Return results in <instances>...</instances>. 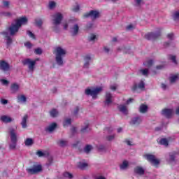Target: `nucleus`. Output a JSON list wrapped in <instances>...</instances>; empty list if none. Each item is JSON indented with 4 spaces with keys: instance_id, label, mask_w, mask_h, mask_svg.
<instances>
[{
    "instance_id": "c756f323",
    "label": "nucleus",
    "mask_w": 179,
    "mask_h": 179,
    "mask_svg": "<svg viewBox=\"0 0 179 179\" xmlns=\"http://www.w3.org/2000/svg\"><path fill=\"white\" fill-rule=\"evenodd\" d=\"M71 10L73 12H79V10H80V5H79V3H76L71 8Z\"/></svg>"
},
{
    "instance_id": "f03ea898",
    "label": "nucleus",
    "mask_w": 179,
    "mask_h": 179,
    "mask_svg": "<svg viewBox=\"0 0 179 179\" xmlns=\"http://www.w3.org/2000/svg\"><path fill=\"white\" fill-rule=\"evenodd\" d=\"M17 127H10L8 130V134L10 135V143L9 145V148L11 150L16 149L17 145V134L16 131Z\"/></svg>"
},
{
    "instance_id": "9d476101",
    "label": "nucleus",
    "mask_w": 179,
    "mask_h": 179,
    "mask_svg": "<svg viewBox=\"0 0 179 179\" xmlns=\"http://www.w3.org/2000/svg\"><path fill=\"white\" fill-rule=\"evenodd\" d=\"M29 174H37L41 171V165H35L32 168H29L27 169Z\"/></svg>"
},
{
    "instance_id": "f257e3e1",
    "label": "nucleus",
    "mask_w": 179,
    "mask_h": 179,
    "mask_svg": "<svg viewBox=\"0 0 179 179\" xmlns=\"http://www.w3.org/2000/svg\"><path fill=\"white\" fill-rule=\"evenodd\" d=\"M24 24H27V17H22L13 22L8 27V31L1 32V34L5 38L7 47H9L12 44V38L10 36H15L19 31V29Z\"/></svg>"
},
{
    "instance_id": "a878e982",
    "label": "nucleus",
    "mask_w": 179,
    "mask_h": 179,
    "mask_svg": "<svg viewBox=\"0 0 179 179\" xmlns=\"http://www.w3.org/2000/svg\"><path fill=\"white\" fill-rule=\"evenodd\" d=\"M78 31H79V25H78V24H76L71 28V33L73 36H76Z\"/></svg>"
},
{
    "instance_id": "5fc2aeb1",
    "label": "nucleus",
    "mask_w": 179,
    "mask_h": 179,
    "mask_svg": "<svg viewBox=\"0 0 179 179\" xmlns=\"http://www.w3.org/2000/svg\"><path fill=\"white\" fill-rule=\"evenodd\" d=\"M43 50L41 48H37L35 50V53H36L38 55H40V54H42Z\"/></svg>"
},
{
    "instance_id": "4be33fe9",
    "label": "nucleus",
    "mask_w": 179,
    "mask_h": 179,
    "mask_svg": "<svg viewBox=\"0 0 179 179\" xmlns=\"http://www.w3.org/2000/svg\"><path fill=\"white\" fill-rule=\"evenodd\" d=\"M78 21L79 20H78L77 18H72L68 22H64L63 27L65 30H66V29H68L69 23H78Z\"/></svg>"
},
{
    "instance_id": "5701e85b",
    "label": "nucleus",
    "mask_w": 179,
    "mask_h": 179,
    "mask_svg": "<svg viewBox=\"0 0 179 179\" xmlns=\"http://www.w3.org/2000/svg\"><path fill=\"white\" fill-rule=\"evenodd\" d=\"M1 120L3 122H5L6 124H8L9 122H12L13 121V119L8 115H3L1 117Z\"/></svg>"
},
{
    "instance_id": "1a4fd4ad",
    "label": "nucleus",
    "mask_w": 179,
    "mask_h": 179,
    "mask_svg": "<svg viewBox=\"0 0 179 179\" xmlns=\"http://www.w3.org/2000/svg\"><path fill=\"white\" fill-rule=\"evenodd\" d=\"M114 102V96L110 92H107L105 95L104 104L105 106H111V103Z\"/></svg>"
},
{
    "instance_id": "8fccbe9b",
    "label": "nucleus",
    "mask_w": 179,
    "mask_h": 179,
    "mask_svg": "<svg viewBox=\"0 0 179 179\" xmlns=\"http://www.w3.org/2000/svg\"><path fill=\"white\" fill-rule=\"evenodd\" d=\"M27 34H28L31 38H36L34 36V34L30 31H27Z\"/></svg>"
},
{
    "instance_id": "412c9836",
    "label": "nucleus",
    "mask_w": 179,
    "mask_h": 179,
    "mask_svg": "<svg viewBox=\"0 0 179 179\" xmlns=\"http://www.w3.org/2000/svg\"><path fill=\"white\" fill-rule=\"evenodd\" d=\"M27 120H29V115H24L22 117L21 122L22 128H23V129H26V128H27Z\"/></svg>"
},
{
    "instance_id": "09e8293b",
    "label": "nucleus",
    "mask_w": 179,
    "mask_h": 179,
    "mask_svg": "<svg viewBox=\"0 0 179 179\" xmlns=\"http://www.w3.org/2000/svg\"><path fill=\"white\" fill-rule=\"evenodd\" d=\"M167 38L169 40H174V34H173V33L168 34Z\"/></svg>"
},
{
    "instance_id": "37998d69",
    "label": "nucleus",
    "mask_w": 179,
    "mask_h": 179,
    "mask_svg": "<svg viewBox=\"0 0 179 179\" xmlns=\"http://www.w3.org/2000/svg\"><path fill=\"white\" fill-rule=\"evenodd\" d=\"M57 6V3L55 1H50L48 4L49 9H54L55 6Z\"/></svg>"
},
{
    "instance_id": "a18cd8bd",
    "label": "nucleus",
    "mask_w": 179,
    "mask_h": 179,
    "mask_svg": "<svg viewBox=\"0 0 179 179\" xmlns=\"http://www.w3.org/2000/svg\"><path fill=\"white\" fill-rule=\"evenodd\" d=\"M1 15L5 17H10V16H12V13H10V12H2Z\"/></svg>"
},
{
    "instance_id": "b1692460",
    "label": "nucleus",
    "mask_w": 179,
    "mask_h": 179,
    "mask_svg": "<svg viewBox=\"0 0 179 179\" xmlns=\"http://www.w3.org/2000/svg\"><path fill=\"white\" fill-rule=\"evenodd\" d=\"M89 164L85 162H80L77 164V167L80 169V170H85V169H87Z\"/></svg>"
},
{
    "instance_id": "72a5a7b5",
    "label": "nucleus",
    "mask_w": 179,
    "mask_h": 179,
    "mask_svg": "<svg viewBox=\"0 0 179 179\" xmlns=\"http://www.w3.org/2000/svg\"><path fill=\"white\" fill-rule=\"evenodd\" d=\"M58 110L57 109H52L50 112L51 117H58Z\"/></svg>"
},
{
    "instance_id": "49530a36",
    "label": "nucleus",
    "mask_w": 179,
    "mask_h": 179,
    "mask_svg": "<svg viewBox=\"0 0 179 179\" xmlns=\"http://www.w3.org/2000/svg\"><path fill=\"white\" fill-rule=\"evenodd\" d=\"M169 59H171L173 64H177V60L176 59V56L174 55H169Z\"/></svg>"
},
{
    "instance_id": "0e129e2a",
    "label": "nucleus",
    "mask_w": 179,
    "mask_h": 179,
    "mask_svg": "<svg viewBox=\"0 0 179 179\" xmlns=\"http://www.w3.org/2000/svg\"><path fill=\"white\" fill-rule=\"evenodd\" d=\"M25 47H27V48H31V43H30V42H27L24 43Z\"/></svg>"
},
{
    "instance_id": "a19ab883",
    "label": "nucleus",
    "mask_w": 179,
    "mask_h": 179,
    "mask_svg": "<svg viewBox=\"0 0 179 179\" xmlns=\"http://www.w3.org/2000/svg\"><path fill=\"white\" fill-rule=\"evenodd\" d=\"M140 73H142L143 76H148L149 75V70L148 69H144L140 70Z\"/></svg>"
},
{
    "instance_id": "c85d7f7f",
    "label": "nucleus",
    "mask_w": 179,
    "mask_h": 179,
    "mask_svg": "<svg viewBox=\"0 0 179 179\" xmlns=\"http://www.w3.org/2000/svg\"><path fill=\"white\" fill-rule=\"evenodd\" d=\"M90 129L89 128V122L85 123V125L81 129V132L85 134V132H89Z\"/></svg>"
},
{
    "instance_id": "20e7f679",
    "label": "nucleus",
    "mask_w": 179,
    "mask_h": 179,
    "mask_svg": "<svg viewBox=\"0 0 179 179\" xmlns=\"http://www.w3.org/2000/svg\"><path fill=\"white\" fill-rule=\"evenodd\" d=\"M40 61V59H25L22 60L23 65H26L28 68V72L29 73H33L34 72V70L36 69V64H37V62Z\"/></svg>"
},
{
    "instance_id": "2eb2a0df",
    "label": "nucleus",
    "mask_w": 179,
    "mask_h": 179,
    "mask_svg": "<svg viewBox=\"0 0 179 179\" xmlns=\"http://www.w3.org/2000/svg\"><path fill=\"white\" fill-rule=\"evenodd\" d=\"M17 101L20 104H26V103H27V97H26L24 94L17 95Z\"/></svg>"
},
{
    "instance_id": "6ab92c4d",
    "label": "nucleus",
    "mask_w": 179,
    "mask_h": 179,
    "mask_svg": "<svg viewBox=\"0 0 179 179\" xmlns=\"http://www.w3.org/2000/svg\"><path fill=\"white\" fill-rule=\"evenodd\" d=\"M134 172L138 176H143L145 174V168L141 166H137L134 169Z\"/></svg>"
},
{
    "instance_id": "cd10ccee",
    "label": "nucleus",
    "mask_w": 179,
    "mask_h": 179,
    "mask_svg": "<svg viewBox=\"0 0 179 179\" xmlns=\"http://www.w3.org/2000/svg\"><path fill=\"white\" fill-rule=\"evenodd\" d=\"M55 128H57V123H51L47 128H46V131L48 132H52V131H54V129H55Z\"/></svg>"
},
{
    "instance_id": "4468645a",
    "label": "nucleus",
    "mask_w": 179,
    "mask_h": 179,
    "mask_svg": "<svg viewBox=\"0 0 179 179\" xmlns=\"http://www.w3.org/2000/svg\"><path fill=\"white\" fill-rule=\"evenodd\" d=\"M10 90L13 94H15V93H17V92H20V84L17 83H13L11 84L10 87Z\"/></svg>"
},
{
    "instance_id": "69168bd1",
    "label": "nucleus",
    "mask_w": 179,
    "mask_h": 179,
    "mask_svg": "<svg viewBox=\"0 0 179 179\" xmlns=\"http://www.w3.org/2000/svg\"><path fill=\"white\" fill-rule=\"evenodd\" d=\"M161 87L163 89V90H166V89H167V85L162 83L161 84Z\"/></svg>"
},
{
    "instance_id": "052dcab7",
    "label": "nucleus",
    "mask_w": 179,
    "mask_h": 179,
    "mask_svg": "<svg viewBox=\"0 0 179 179\" xmlns=\"http://www.w3.org/2000/svg\"><path fill=\"white\" fill-rule=\"evenodd\" d=\"M117 50H118V51H123V52H127L126 50V48L124 46L119 48Z\"/></svg>"
},
{
    "instance_id": "f8f14e48",
    "label": "nucleus",
    "mask_w": 179,
    "mask_h": 179,
    "mask_svg": "<svg viewBox=\"0 0 179 179\" xmlns=\"http://www.w3.org/2000/svg\"><path fill=\"white\" fill-rule=\"evenodd\" d=\"M160 33H162V29H159L158 32L148 33L145 34V38H146V40H153V38H157V37L160 36Z\"/></svg>"
},
{
    "instance_id": "864d4df0",
    "label": "nucleus",
    "mask_w": 179,
    "mask_h": 179,
    "mask_svg": "<svg viewBox=\"0 0 179 179\" xmlns=\"http://www.w3.org/2000/svg\"><path fill=\"white\" fill-rule=\"evenodd\" d=\"M36 24L39 27L41 26V24H43V20H36Z\"/></svg>"
},
{
    "instance_id": "f3484780",
    "label": "nucleus",
    "mask_w": 179,
    "mask_h": 179,
    "mask_svg": "<svg viewBox=\"0 0 179 179\" xmlns=\"http://www.w3.org/2000/svg\"><path fill=\"white\" fill-rule=\"evenodd\" d=\"M117 108L124 115H128V107H127V105L120 104L118 106Z\"/></svg>"
},
{
    "instance_id": "de8ad7c7",
    "label": "nucleus",
    "mask_w": 179,
    "mask_h": 179,
    "mask_svg": "<svg viewBox=\"0 0 179 179\" xmlns=\"http://www.w3.org/2000/svg\"><path fill=\"white\" fill-rule=\"evenodd\" d=\"M115 134L109 135L106 137L107 141H114Z\"/></svg>"
},
{
    "instance_id": "7ed1b4c3",
    "label": "nucleus",
    "mask_w": 179,
    "mask_h": 179,
    "mask_svg": "<svg viewBox=\"0 0 179 179\" xmlns=\"http://www.w3.org/2000/svg\"><path fill=\"white\" fill-rule=\"evenodd\" d=\"M55 55L56 64L59 66H62L64 65V57L66 55V50L62 47H57L55 50Z\"/></svg>"
},
{
    "instance_id": "4c0bfd02",
    "label": "nucleus",
    "mask_w": 179,
    "mask_h": 179,
    "mask_svg": "<svg viewBox=\"0 0 179 179\" xmlns=\"http://www.w3.org/2000/svg\"><path fill=\"white\" fill-rule=\"evenodd\" d=\"M159 143L161 145H164V146H168L169 145V141L167 140V138H162L159 141Z\"/></svg>"
},
{
    "instance_id": "39448f33",
    "label": "nucleus",
    "mask_w": 179,
    "mask_h": 179,
    "mask_svg": "<svg viewBox=\"0 0 179 179\" xmlns=\"http://www.w3.org/2000/svg\"><path fill=\"white\" fill-rule=\"evenodd\" d=\"M103 92V87H96L95 88H87L85 90V94L87 96H92L93 100L97 99V95Z\"/></svg>"
},
{
    "instance_id": "0eeeda50",
    "label": "nucleus",
    "mask_w": 179,
    "mask_h": 179,
    "mask_svg": "<svg viewBox=\"0 0 179 179\" xmlns=\"http://www.w3.org/2000/svg\"><path fill=\"white\" fill-rule=\"evenodd\" d=\"M144 159L148 160L152 166L155 167H158L159 164H160V160L156 158V156L151 154H145L143 155Z\"/></svg>"
},
{
    "instance_id": "393cba45",
    "label": "nucleus",
    "mask_w": 179,
    "mask_h": 179,
    "mask_svg": "<svg viewBox=\"0 0 179 179\" xmlns=\"http://www.w3.org/2000/svg\"><path fill=\"white\" fill-rule=\"evenodd\" d=\"M57 145L61 146V148H65V146H68V141L65 139H60L57 141Z\"/></svg>"
},
{
    "instance_id": "ea45409f",
    "label": "nucleus",
    "mask_w": 179,
    "mask_h": 179,
    "mask_svg": "<svg viewBox=\"0 0 179 179\" xmlns=\"http://www.w3.org/2000/svg\"><path fill=\"white\" fill-rule=\"evenodd\" d=\"M128 161H124L122 164L120 165V169L122 170H125V169H127V167H128Z\"/></svg>"
},
{
    "instance_id": "7c9ffc66",
    "label": "nucleus",
    "mask_w": 179,
    "mask_h": 179,
    "mask_svg": "<svg viewBox=\"0 0 179 179\" xmlns=\"http://www.w3.org/2000/svg\"><path fill=\"white\" fill-rule=\"evenodd\" d=\"M179 80V74L173 75L170 77V82L171 83H174Z\"/></svg>"
},
{
    "instance_id": "bb28decb",
    "label": "nucleus",
    "mask_w": 179,
    "mask_h": 179,
    "mask_svg": "<svg viewBox=\"0 0 179 179\" xmlns=\"http://www.w3.org/2000/svg\"><path fill=\"white\" fill-rule=\"evenodd\" d=\"M48 152L47 151H41V150H38L36 152V156H38V157H47V156H48Z\"/></svg>"
},
{
    "instance_id": "423d86ee",
    "label": "nucleus",
    "mask_w": 179,
    "mask_h": 179,
    "mask_svg": "<svg viewBox=\"0 0 179 179\" xmlns=\"http://www.w3.org/2000/svg\"><path fill=\"white\" fill-rule=\"evenodd\" d=\"M62 19H64V15L61 13H56L52 15V22L54 24L53 30L55 31H58L57 30V26H59L61 24V22H62Z\"/></svg>"
},
{
    "instance_id": "e433bc0d",
    "label": "nucleus",
    "mask_w": 179,
    "mask_h": 179,
    "mask_svg": "<svg viewBox=\"0 0 179 179\" xmlns=\"http://www.w3.org/2000/svg\"><path fill=\"white\" fill-rule=\"evenodd\" d=\"M24 143H25V146H31V145H33L34 142L31 138H27L25 140Z\"/></svg>"
},
{
    "instance_id": "680f3d73",
    "label": "nucleus",
    "mask_w": 179,
    "mask_h": 179,
    "mask_svg": "<svg viewBox=\"0 0 179 179\" xmlns=\"http://www.w3.org/2000/svg\"><path fill=\"white\" fill-rule=\"evenodd\" d=\"M3 6H4V8H8L9 7V1H3Z\"/></svg>"
},
{
    "instance_id": "774afa93",
    "label": "nucleus",
    "mask_w": 179,
    "mask_h": 179,
    "mask_svg": "<svg viewBox=\"0 0 179 179\" xmlns=\"http://www.w3.org/2000/svg\"><path fill=\"white\" fill-rule=\"evenodd\" d=\"M95 179H106V178L103 176H96Z\"/></svg>"
},
{
    "instance_id": "9b49d317",
    "label": "nucleus",
    "mask_w": 179,
    "mask_h": 179,
    "mask_svg": "<svg viewBox=\"0 0 179 179\" xmlns=\"http://www.w3.org/2000/svg\"><path fill=\"white\" fill-rule=\"evenodd\" d=\"M85 17H91L92 19H97L100 17V12L92 10L85 15Z\"/></svg>"
},
{
    "instance_id": "a211bd4d",
    "label": "nucleus",
    "mask_w": 179,
    "mask_h": 179,
    "mask_svg": "<svg viewBox=\"0 0 179 179\" xmlns=\"http://www.w3.org/2000/svg\"><path fill=\"white\" fill-rule=\"evenodd\" d=\"M92 61V57L90 55H87L84 56V67L85 68H89V66L90 65V62Z\"/></svg>"
},
{
    "instance_id": "bf43d9fd",
    "label": "nucleus",
    "mask_w": 179,
    "mask_h": 179,
    "mask_svg": "<svg viewBox=\"0 0 179 179\" xmlns=\"http://www.w3.org/2000/svg\"><path fill=\"white\" fill-rule=\"evenodd\" d=\"M131 103H134V99L130 98L126 101V104L128 106L129 104H131Z\"/></svg>"
},
{
    "instance_id": "338daca9",
    "label": "nucleus",
    "mask_w": 179,
    "mask_h": 179,
    "mask_svg": "<svg viewBox=\"0 0 179 179\" xmlns=\"http://www.w3.org/2000/svg\"><path fill=\"white\" fill-rule=\"evenodd\" d=\"M1 104H8V100L7 99H1Z\"/></svg>"
},
{
    "instance_id": "4d7b16f0",
    "label": "nucleus",
    "mask_w": 179,
    "mask_h": 179,
    "mask_svg": "<svg viewBox=\"0 0 179 179\" xmlns=\"http://www.w3.org/2000/svg\"><path fill=\"white\" fill-rule=\"evenodd\" d=\"M135 27V25L134 24H129L127 27V30H134V28Z\"/></svg>"
},
{
    "instance_id": "13d9d810",
    "label": "nucleus",
    "mask_w": 179,
    "mask_h": 179,
    "mask_svg": "<svg viewBox=\"0 0 179 179\" xmlns=\"http://www.w3.org/2000/svg\"><path fill=\"white\" fill-rule=\"evenodd\" d=\"M174 159H176V157H174V155H169V162H174Z\"/></svg>"
},
{
    "instance_id": "ddd939ff",
    "label": "nucleus",
    "mask_w": 179,
    "mask_h": 179,
    "mask_svg": "<svg viewBox=\"0 0 179 179\" xmlns=\"http://www.w3.org/2000/svg\"><path fill=\"white\" fill-rule=\"evenodd\" d=\"M0 69L3 71V72H8L10 69V66L9 64L5 60H2L0 62Z\"/></svg>"
},
{
    "instance_id": "dca6fc26",
    "label": "nucleus",
    "mask_w": 179,
    "mask_h": 179,
    "mask_svg": "<svg viewBox=\"0 0 179 179\" xmlns=\"http://www.w3.org/2000/svg\"><path fill=\"white\" fill-rule=\"evenodd\" d=\"M142 117L137 116L135 117H133L130 122V124L131 125H139L142 122Z\"/></svg>"
},
{
    "instance_id": "6e6552de",
    "label": "nucleus",
    "mask_w": 179,
    "mask_h": 179,
    "mask_svg": "<svg viewBox=\"0 0 179 179\" xmlns=\"http://www.w3.org/2000/svg\"><path fill=\"white\" fill-rule=\"evenodd\" d=\"M145 89V81L141 80L138 84H134L132 87L131 90L133 92H136L137 93H139L141 90H143Z\"/></svg>"
},
{
    "instance_id": "aec40b11",
    "label": "nucleus",
    "mask_w": 179,
    "mask_h": 179,
    "mask_svg": "<svg viewBox=\"0 0 179 179\" xmlns=\"http://www.w3.org/2000/svg\"><path fill=\"white\" fill-rule=\"evenodd\" d=\"M174 111L173 109H164L162 110V115H164V117H166V118H170L171 115H173Z\"/></svg>"
},
{
    "instance_id": "c9c22d12",
    "label": "nucleus",
    "mask_w": 179,
    "mask_h": 179,
    "mask_svg": "<svg viewBox=\"0 0 179 179\" xmlns=\"http://www.w3.org/2000/svg\"><path fill=\"white\" fill-rule=\"evenodd\" d=\"M172 17L173 20H176V21L179 20V10L173 13Z\"/></svg>"
},
{
    "instance_id": "2f4dec72",
    "label": "nucleus",
    "mask_w": 179,
    "mask_h": 179,
    "mask_svg": "<svg viewBox=\"0 0 179 179\" xmlns=\"http://www.w3.org/2000/svg\"><path fill=\"white\" fill-rule=\"evenodd\" d=\"M140 113H142L143 114H145L146 111H148V106L145 104H141L139 108Z\"/></svg>"
},
{
    "instance_id": "3c124183",
    "label": "nucleus",
    "mask_w": 179,
    "mask_h": 179,
    "mask_svg": "<svg viewBox=\"0 0 179 179\" xmlns=\"http://www.w3.org/2000/svg\"><path fill=\"white\" fill-rule=\"evenodd\" d=\"M90 41H94V40H96V35L94 34H91L90 36Z\"/></svg>"
},
{
    "instance_id": "58836bf2",
    "label": "nucleus",
    "mask_w": 179,
    "mask_h": 179,
    "mask_svg": "<svg viewBox=\"0 0 179 179\" xmlns=\"http://www.w3.org/2000/svg\"><path fill=\"white\" fill-rule=\"evenodd\" d=\"M92 149L93 146H92L91 145H87L84 148V152H85V153H89Z\"/></svg>"
},
{
    "instance_id": "603ef678",
    "label": "nucleus",
    "mask_w": 179,
    "mask_h": 179,
    "mask_svg": "<svg viewBox=\"0 0 179 179\" xmlns=\"http://www.w3.org/2000/svg\"><path fill=\"white\" fill-rule=\"evenodd\" d=\"M78 113H79V107L76 106L74 109V110L73 111V114L74 115H77Z\"/></svg>"
},
{
    "instance_id": "f704fd0d",
    "label": "nucleus",
    "mask_w": 179,
    "mask_h": 179,
    "mask_svg": "<svg viewBox=\"0 0 179 179\" xmlns=\"http://www.w3.org/2000/svg\"><path fill=\"white\" fill-rule=\"evenodd\" d=\"M153 60L152 59H148L146 62H144L145 66H148V68H150L153 65Z\"/></svg>"
},
{
    "instance_id": "e2e57ef3",
    "label": "nucleus",
    "mask_w": 179,
    "mask_h": 179,
    "mask_svg": "<svg viewBox=\"0 0 179 179\" xmlns=\"http://www.w3.org/2000/svg\"><path fill=\"white\" fill-rule=\"evenodd\" d=\"M110 90H112L113 91L117 90V85L113 84V85H110Z\"/></svg>"
},
{
    "instance_id": "6e6d98bb",
    "label": "nucleus",
    "mask_w": 179,
    "mask_h": 179,
    "mask_svg": "<svg viewBox=\"0 0 179 179\" xmlns=\"http://www.w3.org/2000/svg\"><path fill=\"white\" fill-rule=\"evenodd\" d=\"M98 149L99 150H101V151L106 150V146H104L103 145H99L98 146Z\"/></svg>"
},
{
    "instance_id": "79ce46f5",
    "label": "nucleus",
    "mask_w": 179,
    "mask_h": 179,
    "mask_svg": "<svg viewBox=\"0 0 179 179\" xmlns=\"http://www.w3.org/2000/svg\"><path fill=\"white\" fill-rule=\"evenodd\" d=\"M64 177H65V178L73 179V175H72L71 173L66 172L64 173Z\"/></svg>"
},
{
    "instance_id": "c03bdc74",
    "label": "nucleus",
    "mask_w": 179,
    "mask_h": 179,
    "mask_svg": "<svg viewBox=\"0 0 179 179\" xmlns=\"http://www.w3.org/2000/svg\"><path fill=\"white\" fill-rule=\"evenodd\" d=\"M0 82L3 86H8L9 85V81L8 80L5 79H0Z\"/></svg>"
},
{
    "instance_id": "473e14b6",
    "label": "nucleus",
    "mask_w": 179,
    "mask_h": 179,
    "mask_svg": "<svg viewBox=\"0 0 179 179\" xmlns=\"http://www.w3.org/2000/svg\"><path fill=\"white\" fill-rule=\"evenodd\" d=\"M71 124H72V120H71V118L67 117L64 119V121L63 122L64 127H68L69 125H71Z\"/></svg>"
}]
</instances>
